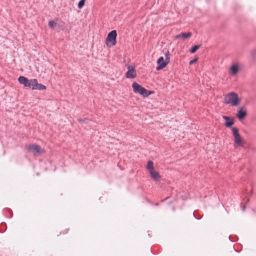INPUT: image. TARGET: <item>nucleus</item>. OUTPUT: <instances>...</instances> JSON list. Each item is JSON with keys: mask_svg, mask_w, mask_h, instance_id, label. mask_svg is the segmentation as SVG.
<instances>
[{"mask_svg": "<svg viewBox=\"0 0 256 256\" xmlns=\"http://www.w3.org/2000/svg\"><path fill=\"white\" fill-rule=\"evenodd\" d=\"M27 150L28 152H32L34 154H40L44 152L41 147L36 144L29 146L27 147Z\"/></svg>", "mask_w": 256, "mask_h": 256, "instance_id": "39448f33", "label": "nucleus"}, {"mask_svg": "<svg viewBox=\"0 0 256 256\" xmlns=\"http://www.w3.org/2000/svg\"><path fill=\"white\" fill-rule=\"evenodd\" d=\"M36 80H36V79H32V80H28V84H26V87H28V88L32 89V90H34L35 86H36Z\"/></svg>", "mask_w": 256, "mask_h": 256, "instance_id": "f8f14e48", "label": "nucleus"}, {"mask_svg": "<svg viewBox=\"0 0 256 256\" xmlns=\"http://www.w3.org/2000/svg\"><path fill=\"white\" fill-rule=\"evenodd\" d=\"M240 100L238 95L235 92H230L225 96L224 104H230L234 106H236L238 105Z\"/></svg>", "mask_w": 256, "mask_h": 256, "instance_id": "f03ea898", "label": "nucleus"}, {"mask_svg": "<svg viewBox=\"0 0 256 256\" xmlns=\"http://www.w3.org/2000/svg\"><path fill=\"white\" fill-rule=\"evenodd\" d=\"M28 80H28L27 78H26L24 76H20L18 78L19 82L20 84L24 85V86H26V84H28Z\"/></svg>", "mask_w": 256, "mask_h": 256, "instance_id": "4468645a", "label": "nucleus"}, {"mask_svg": "<svg viewBox=\"0 0 256 256\" xmlns=\"http://www.w3.org/2000/svg\"><path fill=\"white\" fill-rule=\"evenodd\" d=\"M132 87L134 90V92L135 94H138L144 98H147L150 95L154 94V92L146 90L145 88H143L142 86L136 82H134L132 84Z\"/></svg>", "mask_w": 256, "mask_h": 256, "instance_id": "f257e3e1", "label": "nucleus"}, {"mask_svg": "<svg viewBox=\"0 0 256 256\" xmlns=\"http://www.w3.org/2000/svg\"><path fill=\"white\" fill-rule=\"evenodd\" d=\"M193 215H194V217L196 218V219H198V220H200V218H196V216H195L194 213V214H193Z\"/></svg>", "mask_w": 256, "mask_h": 256, "instance_id": "5701e85b", "label": "nucleus"}, {"mask_svg": "<svg viewBox=\"0 0 256 256\" xmlns=\"http://www.w3.org/2000/svg\"><path fill=\"white\" fill-rule=\"evenodd\" d=\"M200 45H198V46H193L191 50H190V52L191 54H194L195 52H196L200 49Z\"/></svg>", "mask_w": 256, "mask_h": 256, "instance_id": "f3484780", "label": "nucleus"}, {"mask_svg": "<svg viewBox=\"0 0 256 256\" xmlns=\"http://www.w3.org/2000/svg\"><path fill=\"white\" fill-rule=\"evenodd\" d=\"M223 118L226 120L225 126L227 128H231L234 124V119L230 117L224 116Z\"/></svg>", "mask_w": 256, "mask_h": 256, "instance_id": "1a4fd4ad", "label": "nucleus"}, {"mask_svg": "<svg viewBox=\"0 0 256 256\" xmlns=\"http://www.w3.org/2000/svg\"><path fill=\"white\" fill-rule=\"evenodd\" d=\"M169 56H170V52H168L166 54H165V56H166V60L167 62H168L170 63V58L169 57Z\"/></svg>", "mask_w": 256, "mask_h": 256, "instance_id": "aec40b11", "label": "nucleus"}, {"mask_svg": "<svg viewBox=\"0 0 256 256\" xmlns=\"http://www.w3.org/2000/svg\"><path fill=\"white\" fill-rule=\"evenodd\" d=\"M240 66L238 64H234L230 68V74L232 76H236L240 71Z\"/></svg>", "mask_w": 256, "mask_h": 256, "instance_id": "9d476101", "label": "nucleus"}, {"mask_svg": "<svg viewBox=\"0 0 256 256\" xmlns=\"http://www.w3.org/2000/svg\"><path fill=\"white\" fill-rule=\"evenodd\" d=\"M46 90V87L42 84H38V81L36 80L34 90Z\"/></svg>", "mask_w": 256, "mask_h": 256, "instance_id": "2eb2a0df", "label": "nucleus"}, {"mask_svg": "<svg viewBox=\"0 0 256 256\" xmlns=\"http://www.w3.org/2000/svg\"><path fill=\"white\" fill-rule=\"evenodd\" d=\"M88 119H85V120H79V122L81 123V124H84V123H87V122H88Z\"/></svg>", "mask_w": 256, "mask_h": 256, "instance_id": "4be33fe9", "label": "nucleus"}, {"mask_svg": "<svg viewBox=\"0 0 256 256\" xmlns=\"http://www.w3.org/2000/svg\"><path fill=\"white\" fill-rule=\"evenodd\" d=\"M146 168L149 172L154 170V162L151 160L148 161Z\"/></svg>", "mask_w": 256, "mask_h": 256, "instance_id": "dca6fc26", "label": "nucleus"}, {"mask_svg": "<svg viewBox=\"0 0 256 256\" xmlns=\"http://www.w3.org/2000/svg\"><path fill=\"white\" fill-rule=\"evenodd\" d=\"M128 71L126 73V78L130 79H134L136 77L137 72L136 68L133 66H128Z\"/></svg>", "mask_w": 256, "mask_h": 256, "instance_id": "423d86ee", "label": "nucleus"}, {"mask_svg": "<svg viewBox=\"0 0 256 256\" xmlns=\"http://www.w3.org/2000/svg\"><path fill=\"white\" fill-rule=\"evenodd\" d=\"M158 66L156 67V70L158 71H159L164 68H165L168 64H169L168 62L166 60H164V58L163 57H160L158 62H157Z\"/></svg>", "mask_w": 256, "mask_h": 256, "instance_id": "0eeeda50", "label": "nucleus"}, {"mask_svg": "<svg viewBox=\"0 0 256 256\" xmlns=\"http://www.w3.org/2000/svg\"><path fill=\"white\" fill-rule=\"evenodd\" d=\"M85 2L86 1H84V0H81L80 2L78 4V8L80 9H81L84 7V4H85Z\"/></svg>", "mask_w": 256, "mask_h": 256, "instance_id": "6ab92c4d", "label": "nucleus"}, {"mask_svg": "<svg viewBox=\"0 0 256 256\" xmlns=\"http://www.w3.org/2000/svg\"><path fill=\"white\" fill-rule=\"evenodd\" d=\"M86 0H84V1H86Z\"/></svg>", "mask_w": 256, "mask_h": 256, "instance_id": "393cba45", "label": "nucleus"}, {"mask_svg": "<svg viewBox=\"0 0 256 256\" xmlns=\"http://www.w3.org/2000/svg\"><path fill=\"white\" fill-rule=\"evenodd\" d=\"M117 32L116 30H112L110 32L108 36L106 38V44L108 46V43H110L112 46H114L116 44Z\"/></svg>", "mask_w": 256, "mask_h": 256, "instance_id": "20e7f679", "label": "nucleus"}, {"mask_svg": "<svg viewBox=\"0 0 256 256\" xmlns=\"http://www.w3.org/2000/svg\"><path fill=\"white\" fill-rule=\"evenodd\" d=\"M254 52H256V51H254Z\"/></svg>", "mask_w": 256, "mask_h": 256, "instance_id": "b1692460", "label": "nucleus"}, {"mask_svg": "<svg viewBox=\"0 0 256 256\" xmlns=\"http://www.w3.org/2000/svg\"><path fill=\"white\" fill-rule=\"evenodd\" d=\"M150 174L152 176V178L156 181H158L160 180L161 177L159 174V173L157 172H156L154 170L150 172Z\"/></svg>", "mask_w": 256, "mask_h": 256, "instance_id": "9b49d317", "label": "nucleus"}, {"mask_svg": "<svg viewBox=\"0 0 256 256\" xmlns=\"http://www.w3.org/2000/svg\"><path fill=\"white\" fill-rule=\"evenodd\" d=\"M232 135L234 138V146L235 148L242 146L243 140L239 134V130L236 128H232Z\"/></svg>", "mask_w": 256, "mask_h": 256, "instance_id": "7ed1b4c3", "label": "nucleus"}, {"mask_svg": "<svg viewBox=\"0 0 256 256\" xmlns=\"http://www.w3.org/2000/svg\"><path fill=\"white\" fill-rule=\"evenodd\" d=\"M56 25V22L54 20H50L48 22V26L50 28H54Z\"/></svg>", "mask_w": 256, "mask_h": 256, "instance_id": "a211bd4d", "label": "nucleus"}, {"mask_svg": "<svg viewBox=\"0 0 256 256\" xmlns=\"http://www.w3.org/2000/svg\"><path fill=\"white\" fill-rule=\"evenodd\" d=\"M192 36V34L191 32L188 33H182L179 35H178L176 36L177 39H179L180 38H182L184 40H185L188 38H190Z\"/></svg>", "mask_w": 256, "mask_h": 256, "instance_id": "ddd939ff", "label": "nucleus"}, {"mask_svg": "<svg viewBox=\"0 0 256 256\" xmlns=\"http://www.w3.org/2000/svg\"><path fill=\"white\" fill-rule=\"evenodd\" d=\"M198 61V59L197 58H195L191 61H190V65H192L193 64H194V63Z\"/></svg>", "mask_w": 256, "mask_h": 256, "instance_id": "412c9836", "label": "nucleus"}, {"mask_svg": "<svg viewBox=\"0 0 256 256\" xmlns=\"http://www.w3.org/2000/svg\"><path fill=\"white\" fill-rule=\"evenodd\" d=\"M247 115V112L244 107H241L238 110V114L236 115L237 118L240 120H244Z\"/></svg>", "mask_w": 256, "mask_h": 256, "instance_id": "6e6552de", "label": "nucleus"}]
</instances>
